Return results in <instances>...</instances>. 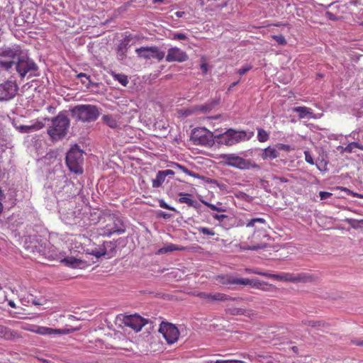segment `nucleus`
<instances>
[{
    "label": "nucleus",
    "mask_w": 363,
    "mask_h": 363,
    "mask_svg": "<svg viewBox=\"0 0 363 363\" xmlns=\"http://www.w3.org/2000/svg\"><path fill=\"white\" fill-rule=\"evenodd\" d=\"M247 228H254V232L249 239L251 240L250 245L245 247L244 249L256 250L267 247L266 241L269 240V236L265 229L267 221L262 218H255L247 220Z\"/></svg>",
    "instance_id": "1"
},
{
    "label": "nucleus",
    "mask_w": 363,
    "mask_h": 363,
    "mask_svg": "<svg viewBox=\"0 0 363 363\" xmlns=\"http://www.w3.org/2000/svg\"><path fill=\"white\" fill-rule=\"evenodd\" d=\"M69 119L62 113L52 118L51 125L48 128V134L53 141L62 140L67 133L69 127Z\"/></svg>",
    "instance_id": "2"
},
{
    "label": "nucleus",
    "mask_w": 363,
    "mask_h": 363,
    "mask_svg": "<svg viewBox=\"0 0 363 363\" xmlns=\"http://www.w3.org/2000/svg\"><path fill=\"white\" fill-rule=\"evenodd\" d=\"M255 273L265 277L272 278L276 280L282 281H289L292 283H306L311 282L315 280V277L313 275L308 273L294 274L284 272L279 274H273L259 272H255Z\"/></svg>",
    "instance_id": "3"
},
{
    "label": "nucleus",
    "mask_w": 363,
    "mask_h": 363,
    "mask_svg": "<svg viewBox=\"0 0 363 363\" xmlns=\"http://www.w3.org/2000/svg\"><path fill=\"white\" fill-rule=\"evenodd\" d=\"M216 132L217 130L214 132V143L219 145L231 146L247 139V133L244 130L237 131L230 128L223 133L217 134Z\"/></svg>",
    "instance_id": "4"
},
{
    "label": "nucleus",
    "mask_w": 363,
    "mask_h": 363,
    "mask_svg": "<svg viewBox=\"0 0 363 363\" xmlns=\"http://www.w3.org/2000/svg\"><path fill=\"white\" fill-rule=\"evenodd\" d=\"M72 116L82 122L95 121L99 116V111L96 106L91 104L78 105L72 110Z\"/></svg>",
    "instance_id": "5"
},
{
    "label": "nucleus",
    "mask_w": 363,
    "mask_h": 363,
    "mask_svg": "<svg viewBox=\"0 0 363 363\" xmlns=\"http://www.w3.org/2000/svg\"><path fill=\"white\" fill-rule=\"evenodd\" d=\"M106 225L100 229L99 234L104 237H110L114 233L121 234L125 231L123 220L116 214H110L106 218Z\"/></svg>",
    "instance_id": "6"
},
{
    "label": "nucleus",
    "mask_w": 363,
    "mask_h": 363,
    "mask_svg": "<svg viewBox=\"0 0 363 363\" xmlns=\"http://www.w3.org/2000/svg\"><path fill=\"white\" fill-rule=\"evenodd\" d=\"M83 152L75 145L67 153L66 163L69 170L77 174L82 173Z\"/></svg>",
    "instance_id": "7"
},
{
    "label": "nucleus",
    "mask_w": 363,
    "mask_h": 363,
    "mask_svg": "<svg viewBox=\"0 0 363 363\" xmlns=\"http://www.w3.org/2000/svg\"><path fill=\"white\" fill-rule=\"evenodd\" d=\"M214 133L205 128H197L193 130L191 140L195 145L212 146L214 144Z\"/></svg>",
    "instance_id": "8"
},
{
    "label": "nucleus",
    "mask_w": 363,
    "mask_h": 363,
    "mask_svg": "<svg viewBox=\"0 0 363 363\" xmlns=\"http://www.w3.org/2000/svg\"><path fill=\"white\" fill-rule=\"evenodd\" d=\"M22 329L26 331L32 332L40 335H68L75 330L76 329H53L45 326H39L35 325H26L22 327Z\"/></svg>",
    "instance_id": "9"
},
{
    "label": "nucleus",
    "mask_w": 363,
    "mask_h": 363,
    "mask_svg": "<svg viewBox=\"0 0 363 363\" xmlns=\"http://www.w3.org/2000/svg\"><path fill=\"white\" fill-rule=\"evenodd\" d=\"M220 158L223 164L240 169H249L252 167L250 160H245L235 154H223L220 155Z\"/></svg>",
    "instance_id": "10"
},
{
    "label": "nucleus",
    "mask_w": 363,
    "mask_h": 363,
    "mask_svg": "<svg viewBox=\"0 0 363 363\" xmlns=\"http://www.w3.org/2000/svg\"><path fill=\"white\" fill-rule=\"evenodd\" d=\"M159 331L162 334L168 344H173L179 339V331L178 328L172 323H162Z\"/></svg>",
    "instance_id": "11"
},
{
    "label": "nucleus",
    "mask_w": 363,
    "mask_h": 363,
    "mask_svg": "<svg viewBox=\"0 0 363 363\" xmlns=\"http://www.w3.org/2000/svg\"><path fill=\"white\" fill-rule=\"evenodd\" d=\"M18 86L14 81H6L0 84V101H9L16 96Z\"/></svg>",
    "instance_id": "12"
},
{
    "label": "nucleus",
    "mask_w": 363,
    "mask_h": 363,
    "mask_svg": "<svg viewBox=\"0 0 363 363\" xmlns=\"http://www.w3.org/2000/svg\"><path fill=\"white\" fill-rule=\"evenodd\" d=\"M135 52L139 57L144 59H157L160 61L164 57V52L160 51L157 46L152 47H140L135 50Z\"/></svg>",
    "instance_id": "13"
},
{
    "label": "nucleus",
    "mask_w": 363,
    "mask_h": 363,
    "mask_svg": "<svg viewBox=\"0 0 363 363\" xmlns=\"http://www.w3.org/2000/svg\"><path fill=\"white\" fill-rule=\"evenodd\" d=\"M16 69L20 77L23 78L29 72L36 70L37 65L29 59L21 57L18 58V61L16 62Z\"/></svg>",
    "instance_id": "14"
},
{
    "label": "nucleus",
    "mask_w": 363,
    "mask_h": 363,
    "mask_svg": "<svg viewBox=\"0 0 363 363\" xmlns=\"http://www.w3.org/2000/svg\"><path fill=\"white\" fill-rule=\"evenodd\" d=\"M223 284H241V285H251L254 288L261 289L262 286L264 285H267V283L259 282V281H254L249 279H237L233 277H223V281H221Z\"/></svg>",
    "instance_id": "15"
},
{
    "label": "nucleus",
    "mask_w": 363,
    "mask_h": 363,
    "mask_svg": "<svg viewBox=\"0 0 363 363\" xmlns=\"http://www.w3.org/2000/svg\"><path fill=\"white\" fill-rule=\"evenodd\" d=\"M147 323L146 319L138 315H131L124 318V324L137 332L140 331Z\"/></svg>",
    "instance_id": "16"
},
{
    "label": "nucleus",
    "mask_w": 363,
    "mask_h": 363,
    "mask_svg": "<svg viewBox=\"0 0 363 363\" xmlns=\"http://www.w3.org/2000/svg\"><path fill=\"white\" fill-rule=\"evenodd\" d=\"M189 57L186 52L179 48H171L167 51L166 61L182 62L188 60Z\"/></svg>",
    "instance_id": "17"
},
{
    "label": "nucleus",
    "mask_w": 363,
    "mask_h": 363,
    "mask_svg": "<svg viewBox=\"0 0 363 363\" xmlns=\"http://www.w3.org/2000/svg\"><path fill=\"white\" fill-rule=\"evenodd\" d=\"M21 338H23V336L17 330L0 325V339L7 341H15Z\"/></svg>",
    "instance_id": "18"
},
{
    "label": "nucleus",
    "mask_w": 363,
    "mask_h": 363,
    "mask_svg": "<svg viewBox=\"0 0 363 363\" xmlns=\"http://www.w3.org/2000/svg\"><path fill=\"white\" fill-rule=\"evenodd\" d=\"M20 54L21 49L18 46L0 48V57L13 60Z\"/></svg>",
    "instance_id": "19"
},
{
    "label": "nucleus",
    "mask_w": 363,
    "mask_h": 363,
    "mask_svg": "<svg viewBox=\"0 0 363 363\" xmlns=\"http://www.w3.org/2000/svg\"><path fill=\"white\" fill-rule=\"evenodd\" d=\"M294 112L298 113V118H315L314 113L310 108L306 106H297L293 108Z\"/></svg>",
    "instance_id": "20"
},
{
    "label": "nucleus",
    "mask_w": 363,
    "mask_h": 363,
    "mask_svg": "<svg viewBox=\"0 0 363 363\" xmlns=\"http://www.w3.org/2000/svg\"><path fill=\"white\" fill-rule=\"evenodd\" d=\"M262 160H274L279 157V152L276 147H267L262 150L260 155Z\"/></svg>",
    "instance_id": "21"
},
{
    "label": "nucleus",
    "mask_w": 363,
    "mask_h": 363,
    "mask_svg": "<svg viewBox=\"0 0 363 363\" xmlns=\"http://www.w3.org/2000/svg\"><path fill=\"white\" fill-rule=\"evenodd\" d=\"M187 249V247L177 245L173 243H169L166 246L159 249L157 251V254H165L173 251H185Z\"/></svg>",
    "instance_id": "22"
},
{
    "label": "nucleus",
    "mask_w": 363,
    "mask_h": 363,
    "mask_svg": "<svg viewBox=\"0 0 363 363\" xmlns=\"http://www.w3.org/2000/svg\"><path fill=\"white\" fill-rule=\"evenodd\" d=\"M62 262L65 263L66 266L72 268H81L82 265L84 264L82 259L74 257H67L62 260Z\"/></svg>",
    "instance_id": "23"
},
{
    "label": "nucleus",
    "mask_w": 363,
    "mask_h": 363,
    "mask_svg": "<svg viewBox=\"0 0 363 363\" xmlns=\"http://www.w3.org/2000/svg\"><path fill=\"white\" fill-rule=\"evenodd\" d=\"M44 123L42 121H37L31 125H20L18 129L21 133H30L42 129Z\"/></svg>",
    "instance_id": "24"
},
{
    "label": "nucleus",
    "mask_w": 363,
    "mask_h": 363,
    "mask_svg": "<svg viewBox=\"0 0 363 363\" xmlns=\"http://www.w3.org/2000/svg\"><path fill=\"white\" fill-rule=\"evenodd\" d=\"M179 202L181 203H186L189 206L197 208L198 203L196 201L193 200L191 197V195L189 194L179 193Z\"/></svg>",
    "instance_id": "25"
},
{
    "label": "nucleus",
    "mask_w": 363,
    "mask_h": 363,
    "mask_svg": "<svg viewBox=\"0 0 363 363\" xmlns=\"http://www.w3.org/2000/svg\"><path fill=\"white\" fill-rule=\"evenodd\" d=\"M129 42L130 39L126 38L118 45L117 51L119 60H123L125 57Z\"/></svg>",
    "instance_id": "26"
},
{
    "label": "nucleus",
    "mask_w": 363,
    "mask_h": 363,
    "mask_svg": "<svg viewBox=\"0 0 363 363\" xmlns=\"http://www.w3.org/2000/svg\"><path fill=\"white\" fill-rule=\"evenodd\" d=\"M102 121L111 128H116L118 126V121L116 116L111 114H105L102 116Z\"/></svg>",
    "instance_id": "27"
},
{
    "label": "nucleus",
    "mask_w": 363,
    "mask_h": 363,
    "mask_svg": "<svg viewBox=\"0 0 363 363\" xmlns=\"http://www.w3.org/2000/svg\"><path fill=\"white\" fill-rule=\"evenodd\" d=\"M302 323L305 325L310 326L311 328H320V327H327L328 324L322 320H302Z\"/></svg>",
    "instance_id": "28"
},
{
    "label": "nucleus",
    "mask_w": 363,
    "mask_h": 363,
    "mask_svg": "<svg viewBox=\"0 0 363 363\" xmlns=\"http://www.w3.org/2000/svg\"><path fill=\"white\" fill-rule=\"evenodd\" d=\"M231 298L225 294L222 293H213L210 295L209 303L214 301H225L230 300Z\"/></svg>",
    "instance_id": "29"
},
{
    "label": "nucleus",
    "mask_w": 363,
    "mask_h": 363,
    "mask_svg": "<svg viewBox=\"0 0 363 363\" xmlns=\"http://www.w3.org/2000/svg\"><path fill=\"white\" fill-rule=\"evenodd\" d=\"M165 176L163 172L160 170L157 173L155 179H152V186L154 188H158L162 186V184L165 181Z\"/></svg>",
    "instance_id": "30"
},
{
    "label": "nucleus",
    "mask_w": 363,
    "mask_h": 363,
    "mask_svg": "<svg viewBox=\"0 0 363 363\" xmlns=\"http://www.w3.org/2000/svg\"><path fill=\"white\" fill-rule=\"evenodd\" d=\"M339 148L342 149V152H345L348 153H351L353 152L354 148H357L363 150V146L358 143L352 142L349 143L346 147H339Z\"/></svg>",
    "instance_id": "31"
},
{
    "label": "nucleus",
    "mask_w": 363,
    "mask_h": 363,
    "mask_svg": "<svg viewBox=\"0 0 363 363\" xmlns=\"http://www.w3.org/2000/svg\"><path fill=\"white\" fill-rule=\"evenodd\" d=\"M111 75L115 80H117L120 84H121L124 86H126L129 83L128 77L125 74H116L114 72H112Z\"/></svg>",
    "instance_id": "32"
},
{
    "label": "nucleus",
    "mask_w": 363,
    "mask_h": 363,
    "mask_svg": "<svg viewBox=\"0 0 363 363\" xmlns=\"http://www.w3.org/2000/svg\"><path fill=\"white\" fill-rule=\"evenodd\" d=\"M257 140L260 143H264L269 138V133L262 128H257Z\"/></svg>",
    "instance_id": "33"
},
{
    "label": "nucleus",
    "mask_w": 363,
    "mask_h": 363,
    "mask_svg": "<svg viewBox=\"0 0 363 363\" xmlns=\"http://www.w3.org/2000/svg\"><path fill=\"white\" fill-rule=\"evenodd\" d=\"M172 167L177 170H180V171L184 172L187 175H189L193 177H196V174L195 173L191 172L187 168H186L184 166H182L178 163H174Z\"/></svg>",
    "instance_id": "34"
},
{
    "label": "nucleus",
    "mask_w": 363,
    "mask_h": 363,
    "mask_svg": "<svg viewBox=\"0 0 363 363\" xmlns=\"http://www.w3.org/2000/svg\"><path fill=\"white\" fill-rule=\"evenodd\" d=\"M172 167L177 170H180V171L184 172L187 175H189L193 177H196V174L195 173L191 172L187 168H186L184 166H182L178 163H174Z\"/></svg>",
    "instance_id": "35"
},
{
    "label": "nucleus",
    "mask_w": 363,
    "mask_h": 363,
    "mask_svg": "<svg viewBox=\"0 0 363 363\" xmlns=\"http://www.w3.org/2000/svg\"><path fill=\"white\" fill-rule=\"evenodd\" d=\"M14 64H16V63L11 59H9V60H0V66H1V67L4 68L6 70H9V69H11Z\"/></svg>",
    "instance_id": "36"
},
{
    "label": "nucleus",
    "mask_w": 363,
    "mask_h": 363,
    "mask_svg": "<svg viewBox=\"0 0 363 363\" xmlns=\"http://www.w3.org/2000/svg\"><path fill=\"white\" fill-rule=\"evenodd\" d=\"M77 77L81 79L82 83L86 86H89L91 83L90 77L84 73H79L77 74Z\"/></svg>",
    "instance_id": "37"
},
{
    "label": "nucleus",
    "mask_w": 363,
    "mask_h": 363,
    "mask_svg": "<svg viewBox=\"0 0 363 363\" xmlns=\"http://www.w3.org/2000/svg\"><path fill=\"white\" fill-rule=\"evenodd\" d=\"M198 230L199 233H202L204 235L213 236L215 235L216 234L215 231L213 229L206 227H199L198 228Z\"/></svg>",
    "instance_id": "38"
},
{
    "label": "nucleus",
    "mask_w": 363,
    "mask_h": 363,
    "mask_svg": "<svg viewBox=\"0 0 363 363\" xmlns=\"http://www.w3.org/2000/svg\"><path fill=\"white\" fill-rule=\"evenodd\" d=\"M228 313L233 315H246V311L244 309L238 308H229Z\"/></svg>",
    "instance_id": "39"
},
{
    "label": "nucleus",
    "mask_w": 363,
    "mask_h": 363,
    "mask_svg": "<svg viewBox=\"0 0 363 363\" xmlns=\"http://www.w3.org/2000/svg\"><path fill=\"white\" fill-rule=\"evenodd\" d=\"M347 223L354 229L359 228V220L354 218H348Z\"/></svg>",
    "instance_id": "40"
},
{
    "label": "nucleus",
    "mask_w": 363,
    "mask_h": 363,
    "mask_svg": "<svg viewBox=\"0 0 363 363\" xmlns=\"http://www.w3.org/2000/svg\"><path fill=\"white\" fill-rule=\"evenodd\" d=\"M272 38L275 40L279 45H285L286 44V40L285 38L282 35H272Z\"/></svg>",
    "instance_id": "41"
},
{
    "label": "nucleus",
    "mask_w": 363,
    "mask_h": 363,
    "mask_svg": "<svg viewBox=\"0 0 363 363\" xmlns=\"http://www.w3.org/2000/svg\"><path fill=\"white\" fill-rule=\"evenodd\" d=\"M205 206H208V208H210L211 210L213 211H218V212H224L225 210L222 208H218L217 206H216L214 204H212L211 203H208L207 201H201Z\"/></svg>",
    "instance_id": "42"
},
{
    "label": "nucleus",
    "mask_w": 363,
    "mask_h": 363,
    "mask_svg": "<svg viewBox=\"0 0 363 363\" xmlns=\"http://www.w3.org/2000/svg\"><path fill=\"white\" fill-rule=\"evenodd\" d=\"M276 149L278 150H284L285 152H289L291 150V147L289 145H285L282 143H278L276 145Z\"/></svg>",
    "instance_id": "43"
},
{
    "label": "nucleus",
    "mask_w": 363,
    "mask_h": 363,
    "mask_svg": "<svg viewBox=\"0 0 363 363\" xmlns=\"http://www.w3.org/2000/svg\"><path fill=\"white\" fill-rule=\"evenodd\" d=\"M210 295H211V294L206 293V292H200L197 294V296L201 299H202L203 301H204L206 303H209Z\"/></svg>",
    "instance_id": "44"
},
{
    "label": "nucleus",
    "mask_w": 363,
    "mask_h": 363,
    "mask_svg": "<svg viewBox=\"0 0 363 363\" xmlns=\"http://www.w3.org/2000/svg\"><path fill=\"white\" fill-rule=\"evenodd\" d=\"M304 155H305V160L306 162H308L310 164H314L313 159L311 153L308 151H305Z\"/></svg>",
    "instance_id": "45"
},
{
    "label": "nucleus",
    "mask_w": 363,
    "mask_h": 363,
    "mask_svg": "<svg viewBox=\"0 0 363 363\" xmlns=\"http://www.w3.org/2000/svg\"><path fill=\"white\" fill-rule=\"evenodd\" d=\"M186 38L187 37L184 33H174L172 36V39L174 40H182Z\"/></svg>",
    "instance_id": "46"
},
{
    "label": "nucleus",
    "mask_w": 363,
    "mask_h": 363,
    "mask_svg": "<svg viewBox=\"0 0 363 363\" xmlns=\"http://www.w3.org/2000/svg\"><path fill=\"white\" fill-rule=\"evenodd\" d=\"M252 69V66L251 65H245L243 67L240 68L238 69V73L240 74V75H243L245 74L247 72L250 71V69Z\"/></svg>",
    "instance_id": "47"
},
{
    "label": "nucleus",
    "mask_w": 363,
    "mask_h": 363,
    "mask_svg": "<svg viewBox=\"0 0 363 363\" xmlns=\"http://www.w3.org/2000/svg\"><path fill=\"white\" fill-rule=\"evenodd\" d=\"M160 206L162 208L171 210L175 211V208L174 207H171L167 203H165L163 200H160L159 201Z\"/></svg>",
    "instance_id": "48"
},
{
    "label": "nucleus",
    "mask_w": 363,
    "mask_h": 363,
    "mask_svg": "<svg viewBox=\"0 0 363 363\" xmlns=\"http://www.w3.org/2000/svg\"><path fill=\"white\" fill-rule=\"evenodd\" d=\"M319 196L321 200H325L330 198L333 196V194L328 191H320Z\"/></svg>",
    "instance_id": "49"
},
{
    "label": "nucleus",
    "mask_w": 363,
    "mask_h": 363,
    "mask_svg": "<svg viewBox=\"0 0 363 363\" xmlns=\"http://www.w3.org/2000/svg\"><path fill=\"white\" fill-rule=\"evenodd\" d=\"M214 184H216V186L219 188L220 190L225 191V192H229V191L228 190V186H227V185L225 184H224V183H219L217 181H215Z\"/></svg>",
    "instance_id": "50"
},
{
    "label": "nucleus",
    "mask_w": 363,
    "mask_h": 363,
    "mask_svg": "<svg viewBox=\"0 0 363 363\" xmlns=\"http://www.w3.org/2000/svg\"><path fill=\"white\" fill-rule=\"evenodd\" d=\"M32 303H33V304L36 305V306H42L46 303V299H45V298H38V299L34 298L32 301Z\"/></svg>",
    "instance_id": "51"
},
{
    "label": "nucleus",
    "mask_w": 363,
    "mask_h": 363,
    "mask_svg": "<svg viewBox=\"0 0 363 363\" xmlns=\"http://www.w3.org/2000/svg\"><path fill=\"white\" fill-rule=\"evenodd\" d=\"M325 16H327V18L331 21H337L339 19V18L337 16H336L334 13H333L332 12L330 11H327L325 13Z\"/></svg>",
    "instance_id": "52"
},
{
    "label": "nucleus",
    "mask_w": 363,
    "mask_h": 363,
    "mask_svg": "<svg viewBox=\"0 0 363 363\" xmlns=\"http://www.w3.org/2000/svg\"><path fill=\"white\" fill-rule=\"evenodd\" d=\"M163 174H164L165 177L168 176H174L175 174V172L172 169H165V170H161Z\"/></svg>",
    "instance_id": "53"
},
{
    "label": "nucleus",
    "mask_w": 363,
    "mask_h": 363,
    "mask_svg": "<svg viewBox=\"0 0 363 363\" xmlns=\"http://www.w3.org/2000/svg\"><path fill=\"white\" fill-rule=\"evenodd\" d=\"M337 188L338 189H340L341 191L345 192L347 195L352 196V194L354 193V191H351L350 189H347L346 187L337 186Z\"/></svg>",
    "instance_id": "54"
},
{
    "label": "nucleus",
    "mask_w": 363,
    "mask_h": 363,
    "mask_svg": "<svg viewBox=\"0 0 363 363\" xmlns=\"http://www.w3.org/2000/svg\"><path fill=\"white\" fill-rule=\"evenodd\" d=\"M337 188L338 189H340L341 191L345 192L347 195L352 196V194L354 193V191H351L350 189H347L346 187L337 186Z\"/></svg>",
    "instance_id": "55"
},
{
    "label": "nucleus",
    "mask_w": 363,
    "mask_h": 363,
    "mask_svg": "<svg viewBox=\"0 0 363 363\" xmlns=\"http://www.w3.org/2000/svg\"><path fill=\"white\" fill-rule=\"evenodd\" d=\"M216 220H218V221H223L225 218H227V216L226 215H224V214H221V215H218V214H215L213 216Z\"/></svg>",
    "instance_id": "56"
},
{
    "label": "nucleus",
    "mask_w": 363,
    "mask_h": 363,
    "mask_svg": "<svg viewBox=\"0 0 363 363\" xmlns=\"http://www.w3.org/2000/svg\"><path fill=\"white\" fill-rule=\"evenodd\" d=\"M157 216L158 217H160V218H165V219H168L171 217V215L169 214V213H166L163 211H160L158 213H157Z\"/></svg>",
    "instance_id": "57"
},
{
    "label": "nucleus",
    "mask_w": 363,
    "mask_h": 363,
    "mask_svg": "<svg viewBox=\"0 0 363 363\" xmlns=\"http://www.w3.org/2000/svg\"><path fill=\"white\" fill-rule=\"evenodd\" d=\"M352 342L357 346L363 347V339L353 340Z\"/></svg>",
    "instance_id": "58"
},
{
    "label": "nucleus",
    "mask_w": 363,
    "mask_h": 363,
    "mask_svg": "<svg viewBox=\"0 0 363 363\" xmlns=\"http://www.w3.org/2000/svg\"><path fill=\"white\" fill-rule=\"evenodd\" d=\"M206 363H224V360H223V359H217V360L208 359L206 361Z\"/></svg>",
    "instance_id": "59"
},
{
    "label": "nucleus",
    "mask_w": 363,
    "mask_h": 363,
    "mask_svg": "<svg viewBox=\"0 0 363 363\" xmlns=\"http://www.w3.org/2000/svg\"><path fill=\"white\" fill-rule=\"evenodd\" d=\"M201 70L203 71V72L204 74H206V72H207V71H208V65H207V64H206V63H202V64L201 65Z\"/></svg>",
    "instance_id": "60"
},
{
    "label": "nucleus",
    "mask_w": 363,
    "mask_h": 363,
    "mask_svg": "<svg viewBox=\"0 0 363 363\" xmlns=\"http://www.w3.org/2000/svg\"><path fill=\"white\" fill-rule=\"evenodd\" d=\"M276 179L282 183H286L288 182V179L283 177H276Z\"/></svg>",
    "instance_id": "61"
},
{
    "label": "nucleus",
    "mask_w": 363,
    "mask_h": 363,
    "mask_svg": "<svg viewBox=\"0 0 363 363\" xmlns=\"http://www.w3.org/2000/svg\"><path fill=\"white\" fill-rule=\"evenodd\" d=\"M38 359L43 362V363H53L51 361L48 360V359H44V358H40V357H38Z\"/></svg>",
    "instance_id": "62"
},
{
    "label": "nucleus",
    "mask_w": 363,
    "mask_h": 363,
    "mask_svg": "<svg viewBox=\"0 0 363 363\" xmlns=\"http://www.w3.org/2000/svg\"><path fill=\"white\" fill-rule=\"evenodd\" d=\"M352 196H353V197L359 198V199H363V194H358V193H356V192H354V193L352 194Z\"/></svg>",
    "instance_id": "63"
},
{
    "label": "nucleus",
    "mask_w": 363,
    "mask_h": 363,
    "mask_svg": "<svg viewBox=\"0 0 363 363\" xmlns=\"http://www.w3.org/2000/svg\"><path fill=\"white\" fill-rule=\"evenodd\" d=\"M184 14V11H177L175 13V15L177 18H182Z\"/></svg>",
    "instance_id": "64"
}]
</instances>
